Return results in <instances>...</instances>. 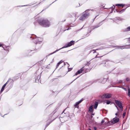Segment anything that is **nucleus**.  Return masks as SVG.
I'll list each match as a JSON object with an SVG mask.
<instances>
[{
  "mask_svg": "<svg viewBox=\"0 0 130 130\" xmlns=\"http://www.w3.org/2000/svg\"><path fill=\"white\" fill-rule=\"evenodd\" d=\"M126 114V112H124L123 113V114L122 115V117H123V118H124L125 116V115Z\"/></svg>",
  "mask_w": 130,
  "mask_h": 130,
  "instance_id": "58836bf2",
  "label": "nucleus"
},
{
  "mask_svg": "<svg viewBox=\"0 0 130 130\" xmlns=\"http://www.w3.org/2000/svg\"><path fill=\"white\" fill-rule=\"evenodd\" d=\"M114 105H115V106L116 107V108H117L118 111H119V109L118 108V106L115 103V104H114Z\"/></svg>",
  "mask_w": 130,
  "mask_h": 130,
  "instance_id": "a19ab883",
  "label": "nucleus"
},
{
  "mask_svg": "<svg viewBox=\"0 0 130 130\" xmlns=\"http://www.w3.org/2000/svg\"><path fill=\"white\" fill-rule=\"evenodd\" d=\"M99 55V53H98V54L95 56V58H99V57H102L103 56H101L100 57H98L97 55Z\"/></svg>",
  "mask_w": 130,
  "mask_h": 130,
  "instance_id": "a18cd8bd",
  "label": "nucleus"
},
{
  "mask_svg": "<svg viewBox=\"0 0 130 130\" xmlns=\"http://www.w3.org/2000/svg\"><path fill=\"white\" fill-rule=\"evenodd\" d=\"M112 8V9H113L114 10V9H115V8H114V6H113L112 7H110L109 8V9H110V8Z\"/></svg>",
  "mask_w": 130,
  "mask_h": 130,
  "instance_id": "bf43d9fd",
  "label": "nucleus"
},
{
  "mask_svg": "<svg viewBox=\"0 0 130 130\" xmlns=\"http://www.w3.org/2000/svg\"><path fill=\"white\" fill-rule=\"evenodd\" d=\"M125 5V4H116L114 5H113V6H114V8H115L116 6H119L121 7H122L124 6H127L128 5V6H129V5Z\"/></svg>",
  "mask_w": 130,
  "mask_h": 130,
  "instance_id": "f8f14e48",
  "label": "nucleus"
},
{
  "mask_svg": "<svg viewBox=\"0 0 130 130\" xmlns=\"http://www.w3.org/2000/svg\"><path fill=\"white\" fill-rule=\"evenodd\" d=\"M128 39V41L129 43H130V37L127 38Z\"/></svg>",
  "mask_w": 130,
  "mask_h": 130,
  "instance_id": "603ef678",
  "label": "nucleus"
},
{
  "mask_svg": "<svg viewBox=\"0 0 130 130\" xmlns=\"http://www.w3.org/2000/svg\"><path fill=\"white\" fill-rule=\"evenodd\" d=\"M99 104L98 102L97 101H95L94 103V108L96 109L97 107Z\"/></svg>",
  "mask_w": 130,
  "mask_h": 130,
  "instance_id": "a878e982",
  "label": "nucleus"
},
{
  "mask_svg": "<svg viewBox=\"0 0 130 130\" xmlns=\"http://www.w3.org/2000/svg\"><path fill=\"white\" fill-rule=\"evenodd\" d=\"M130 31V26H128L126 28L123 29L122 31L123 32Z\"/></svg>",
  "mask_w": 130,
  "mask_h": 130,
  "instance_id": "a211bd4d",
  "label": "nucleus"
},
{
  "mask_svg": "<svg viewBox=\"0 0 130 130\" xmlns=\"http://www.w3.org/2000/svg\"><path fill=\"white\" fill-rule=\"evenodd\" d=\"M83 99H82L79 101L76 102L75 104L74 105H78L80 103H81L83 101Z\"/></svg>",
  "mask_w": 130,
  "mask_h": 130,
  "instance_id": "412c9836",
  "label": "nucleus"
},
{
  "mask_svg": "<svg viewBox=\"0 0 130 130\" xmlns=\"http://www.w3.org/2000/svg\"><path fill=\"white\" fill-rule=\"evenodd\" d=\"M37 36L35 35H32L30 37V38L33 39V42L36 44H39V48H41L42 44H40L42 41V38H36Z\"/></svg>",
  "mask_w": 130,
  "mask_h": 130,
  "instance_id": "f257e3e1",
  "label": "nucleus"
},
{
  "mask_svg": "<svg viewBox=\"0 0 130 130\" xmlns=\"http://www.w3.org/2000/svg\"><path fill=\"white\" fill-rule=\"evenodd\" d=\"M123 83V81L121 80H119L118 82V83Z\"/></svg>",
  "mask_w": 130,
  "mask_h": 130,
  "instance_id": "de8ad7c7",
  "label": "nucleus"
},
{
  "mask_svg": "<svg viewBox=\"0 0 130 130\" xmlns=\"http://www.w3.org/2000/svg\"><path fill=\"white\" fill-rule=\"evenodd\" d=\"M93 129L94 130H97V128L95 127H93Z\"/></svg>",
  "mask_w": 130,
  "mask_h": 130,
  "instance_id": "4d7b16f0",
  "label": "nucleus"
},
{
  "mask_svg": "<svg viewBox=\"0 0 130 130\" xmlns=\"http://www.w3.org/2000/svg\"><path fill=\"white\" fill-rule=\"evenodd\" d=\"M119 113V111H117V112L115 113V115L116 116H118V113Z\"/></svg>",
  "mask_w": 130,
  "mask_h": 130,
  "instance_id": "5fc2aeb1",
  "label": "nucleus"
},
{
  "mask_svg": "<svg viewBox=\"0 0 130 130\" xmlns=\"http://www.w3.org/2000/svg\"><path fill=\"white\" fill-rule=\"evenodd\" d=\"M92 113L91 114V115L92 116H94V113H93L92 112Z\"/></svg>",
  "mask_w": 130,
  "mask_h": 130,
  "instance_id": "774afa93",
  "label": "nucleus"
},
{
  "mask_svg": "<svg viewBox=\"0 0 130 130\" xmlns=\"http://www.w3.org/2000/svg\"><path fill=\"white\" fill-rule=\"evenodd\" d=\"M90 61L87 62V63L86 64V65L88 66L90 64Z\"/></svg>",
  "mask_w": 130,
  "mask_h": 130,
  "instance_id": "49530a36",
  "label": "nucleus"
},
{
  "mask_svg": "<svg viewBox=\"0 0 130 130\" xmlns=\"http://www.w3.org/2000/svg\"><path fill=\"white\" fill-rule=\"evenodd\" d=\"M35 82L36 83H39L40 82V76H39V75H37V73H35Z\"/></svg>",
  "mask_w": 130,
  "mask_h": 130,
  "instance_id": "1a4fd4ad",
  "label": "nucleus"
},
{
  "mask_svg": "<svg viewBox=\"0 0 130 130\" xmlns=\"http://www.w3.org/2000/svg\"><path fill=\"white\" fill-rule=\"evenodd\" d=\"M126 80L127 82H128L129 80V78L127 77L125 79Z\"/></svg>",
  "mask_w": 130,
  "mask_h": 130,
  "instance_id": "8fccbe9b",
  "label": "nucleus"
},
{
  "mask_svg": "<svg viewBox=\"0 0 130 130\" xmlns=\"http://www.w3.org/2000/svg\"><path fill=\"white\" fill-rule=\"evenodd\" d=\"M18 76H15L14 77H13V78L12 79V82L11 83V82L10 83L9 85L11 84V88L12 87V86H13V82H14V81H15L16 80H17L18 78L17 77Z\"/></svg>",
  "mask_w": 130,
  "mask_h": 130,
  "instance_id": "ddd939ff",
  "label": "nucleus"
},
{
  "mask_svg": "<svg viewBox=\"0 0 130 130\" xmlns=\"http://www.w3.org/2000/svg\"><path fill=\"white\" fill-rule=\"evenodd\" d=\"M98 15H97L95 17V18L93 19V22L94 20L96 18V17L98 16Z\"/></svg>",
  "mask_w": 130,
  "mask_h": 130,
  "instance_id": "0e129e2a",
  "label": "nucleus"
},
{
  "mask_svg": "<svg viewBox=\"0 0 130 130\" xmlns=\"http://www.w3.org/2000/svg\"><path fill=\"white\" fill-rule=\"evenodd\" d=\"M127 94L129 97H130V89L129 88L128 89Z\"/></svg>",
  "mask_w": 130,
  "mask_h": 130,
  "instance_id": "72a5a7b5",
  "label": "nucleus"
},
{
  "mask_svg": "<svg viewBox=\"0 0 130 130\" xmlns=\"http://www.w3.org/2000/svg\"><path fill=\"white\" fill-rule=\"evenodd\" d=\"M94 46L93 45H90L87 47V50H90L94 48Z\"/></svg>",
  "mask_w": 130,
  "mask_h": 130,
  "instance_id": "4be33fe9",
  "label": "nucleus"
},
{
  "mask_svg": "<svg viewBox=\"0 0 130 130\" xmlns=\"http://www.w3.org/2000/svg\"><path fill=\"white\" fill-rule=\"evenodd\" d=\"M93 117V116L92 115H91L89 118V119H92V118Z\"/></svg>",
  "mask_w": 130,
  "mask_h": 130,
  "instance_id": "13d9d810",
  "label": "nucleus"
},
{
  "mask_svg": "<svg viewBox=\"0 0 130 130\" xmlns=\"http://www.w3.org/2000/svg\"><path fill=\"white\" fill-rule=\"evenodd\" d=\"M55 110L50 115L51 116H53V115L56 112H55Z\"/></svg>",
  "mask_w": 130,
  "mask_h": 130,
  "instance_id": "c03bdc74",
  "label": "nucleus"
},
{
  "mask_svg": "<svg viewBox=\"0 0 130 130\" xmlns=\"http://www.w3.org/2000/svg\"><path fill=\"white\" fill-rule=\"evenodd\" d=\"M66 108L63 110V112H62V113H61V114H62L63 113H64V114H66V117H69V112H68L67 113H64V112L65 110H66Z\"/></svg>",
  "mask_w": 130,
  "mask_h": 130,
  "instance_id": "bb28decb",
  "label": "nucleus"
},
{
  "mask_svg": "<svg viewBox=\"0 0 130 130\" xmlns=\"http://www.w3.org/2000/svg\"><path fill=\"white\" fill-rule=\"evenodd\" d=\"M63 62V61L62 60H61L58 62L57 64L56 69L58 67L59 65L62 63Z\"/></svg>",
  "mask_w": 130,
  "mask_h": 130,
  "instance_id": "393cba45",
  "label": "nucleus"
},
{
  "mask_svg": "<svg viewBox=\"0 0 130 130\" xmlns=\"http://www.w3.org/2000/svg\"><path fill=\"white\" fill-rule=\"evenodd\" d=\"M114 47H118V48H120L122 49L123 48H130V44L123 46H112Z\"/></svg>",
  "mask_w": 130,
  "mask_h": 130,
  "instance_id": "423d86ee",
  "label": "nucleus"
},
{
  "mask_svg": "<svg viewBox=\"0 0 130 130\" xmlns=\"http://www.w3.org/2000/svg\"><path fill=\"white\" fill-rule=\"evenodd\" d=\"M62 49V47L58 49H57L55 51L50 53L48 55V56H49L50 55H52L55 53H56V52H57L58 51H59V50H60L61 49Z\"/></svg>",
  "mask_w": 130,
  "mask_h": 130,
  "instance_id": "b1692460",
  "label": "nucleus"
},
{
  "mask_svg": "<svg viewBox=\"0 0 130 130\" xmlns=\"http://www.w3.org/2000/svg\"><path fill=\"white\" fill-rule=\"evenodd\" d=\"M49 65H48V66H47V67H46V68H47V69H49Z\"/></svg>",
  "mask_w": 130,
  "mask_h": 130,
  "instance_id": "338daca9",
  "label": "nucleus"
},
{
  "mask_svg": "<svg viewBox=\"0 0 130 130\" xmlns=\"http://www.w3.org/2000/svg\"><path fill=\"white\" fill-rule=\"evenodd\" d=\"M111 120L112 121L111 123L114 124L118 123L119 121V119L116 116L115 117L113 118L112 120Z\"/></svg>",
  "mask_w": 130,
  "mask_h": 130,
  "instance_id": "9d476101",
  "label": "nucleus"
},
{
  "mask_svg": "<svg viewBox=\"0 0 130 130\" xmlns=\"http://www.w3.org/2000/svg\"><path fill=\"white\" fill-rule=\"evenodd\" d=\"M112 122V121L111 120L110 121L107 122V125L109 126L113 124H113V123H111Z\"/></svg>",
  "mask_w": 130,
  "mask_h": 130,
  "instance_id": "c85d7f7f",
  "label": "nucleus"
},
{
  "mask_svg": "<svg viewBox=\"0 0 130 130\" xmlns=\"http://www.w3.org/2000/svg\"><path fill=\"white\" fill-rule=\"evenodd\" d=\"M115 19H116L117 20H118L120 21H121L122 20V19L120 17H116Z\"/></svg>",
  "mask_w": 130,
  "mask_h": 130,
  "instance_id": "c9c22d12",
  "label": "nucleus"
},
{
  "mask_svg": "<svg viewBox=\"0 0 130 130\" xmlns=\"http://www.w3.org/2000/svg\"><path fill=\"white\" fill-rule=\"evenodd\" d=\"M120 109V112H122V111H123V106H122L121 107H119Z\"/></svg>",
  "mask_w": 130,
  "mask_h": 130,
  "instance_id": "473e14b6",
  "label": "nucleus"
},
{
  "mask_svg": "<svg viewBox=\"0 0 130 130\" xmlns=\"http://www.w3.org/2000/svg\"><path fill=\"white\" fill-rule=\"evenodd\" d=\"M128 7H127L126 8H125L122 9L120 11H119V13H121L123 12H124L126 9Z\"/></svg>",
  "mask_w": 130,
  "mask_h": 130,
  "instance_id": "7c9ffc66",
  "label": "nucleus"
},
{
  "mask_svg": "<svg viewBox=\"0 0 130 130\" xmlns=\"http://www.w3.org/2000/svg\"><path fill=\"white\" fill-rule=\"evenodd\" d=\"M107 79H108V78H101L100 79H98L96 80H93L90 82L91 83L90 85L93 83H96V81H98L99 83H100L103 84H104L106 82Z\"/></svg>",
  "mask_w": 130,
  "mask_h": 130,
  "instance_id": "20e7f679",
  "label": "nucleus"
},
{
  "mask_svg": "<svg viewBox=\"0 0 130 130\" xmlns=\"http://www.w3.org/2000/svg\"><path fill=\"white\" fill-rule=\"evenodd\" d=\"M115 104V103L114 102H111L110 101V105H111L112 104H113L114 105V104Z\"/></svg>",
  "mask_w": 130,
  "mask_h": 130,
  "instance_id": "680f3d73",
  "label": "nucleus"
},
{
  "mask_svg": "<svg viewBox=\"0 0 130 130\" xmlns=\"http://www.w3.org/2000/svg\"><path fill=\"white\" fill-rule=\"evenodd\" d=\"M74 106L75 107L77 108H79V105H74Z\"/></svg>",
  "mask_w": 130,
  "mask_h": 130,
  "instance_id": "864d4df0",
  "label": "nucleus"
},
{
  "mask_svg": "<svg viewBox=\"0 0 130 130\" xmlns=\"http://www.w3.org/2000/svg\"><path fill=\"white\" fill-rule=\"evenodd\" d=\"M69 42L72 44V45H73L75 43V41L73 40H72Z\"/></svg>",
  "mask_w": 130,
  "mask_h": 130,
  "instance_id": "e433bc0d",
  "label": "nucleus"
},
{
  "mask_svg": "<svg viewBox=\"0 0 130 130\" xmlns=\"http://www.w3.org/2000/svg\"><path fill=\"white\" fill-rule=\"evenodd\" d=\"M112 95L111 94L108 93H105L103 94L101 97V98L103 99L104 98L109 99L111 97Z\"/></svg>",
  "mask_w": 130,
  "mask_h": 130,
  "instance_id": "39448f33",
  "label": "nucleus"
},
{
  "mask_svg": "<svg viewBox=\"0 0 130 130\" xmlns=\"http://www.w3.org/2000/svg\"><path fill=\"white\" fill-rule=\"evenodd\" d=\"M72 45V44L70 42H68L67 44H66L62 47V48H63L70 47Z\"/></svg>",
  "mask_w": 130,
  "mask_h": 130,
  "instance_id": "4468645a",
  "label": "nucleus"
},
{
  "mask_svg": "<svg viewBox=\"0 0 130 130\" xmlns=\"http://www.w3.org/2000/svg\"><path fill=\"white\" fill-rule=\"evenodd\" d=\"M57 117H56L55 118L53 119V120L50 122L49 123H48L47 124H46L45 127V128L44 129V130L45 129L46 127L51 123L54 120H55Z\"/></svg>",
  "mask_w": 130,
  "mask_h": 130,
  "instance_id": "cd10ccee",
  "label": "nucleus"
},
{
  "mask_svg": "<svg viewBox=\"0 0 130 130\" xmlns=\"http://www.w3.org/2000/svg\"><path fill=\"white\" fill-rule=\"evenodd\" d=\"M37 22L40 25L44 27H47L50 25V22L47 19H43L42 20H37Z\"/></svg>",
  "mask_w": 130,
  "mask_h": 130,
  "instance_id": "f03ea898",
  "label": "nucleus"
},
{
  "mask_svg": "<svg viewBox=\"0 0 130 130\" xmlns=\"http://www.w3.org/2000/svg\"><path fill=\"white\" fill-rule=\"evenodd\" d=\"M91 29L90 30V31L88 32H87V34L86 35H84V36L83 37V38H82L81 39H83V38H85V37H88L90 34L91 33V32L94 29H95V28H94L93 26H92L91 27Z\"/></svg>",
  "mask_w": 130,
  "mask_h": 130,
  "instance_id": "6e6552de",
  "label": "nucleus"
},
{
  "mask_svg": "<svg viewBox=\"0 0 130 130\" xmlns=\"http://www.w3.org/2000/svg\"><path fill=\"white\" fill-rule=\"evenodd\" d=\"M84 67H83L81 68L80 69L78 70L75 73V75L73 76H76L78 74H79L80 73H82V72L83 71L84 69Z\"/></svg>",
  "mask_w": 130,
  "mask_h": 130,
  "instance_id": "9b49d317",
  "label": "nucleus"
},
{
  "mask_svg": "<svg viewBox=\"0 0 130 130\" xmlns=\"http://www.w3.org/2000/svg\"><path fill=\"white\" fill-rule=\"evenodd\" d=\"M98 49L97 48V49H96V50H92V51H90V53L92 51H94V52H93V53H96V50H98Z\"/></svg>",
  "mask_w": 130,
  "mask_h": 130,
  "instance_id": "ea45409f",
  "label": "nucleus"
},
{
  "mask_svg": "<svg viewBox=\"0 0 130 130\" xmlns=\"http://www.w3.org/2000/svg\"><path fill=\"white\" fill-rule=\"evenodd\" d=\"M116 87V86H113V84H111V85H109L108 86L109 88H110V87Z\"/></svg>",
  "mask_w": 130,
  "mask_h": 130,
  "instance_id": "37998d69",
  "label": "nucleus"
},
{
  "mask_svg": "<svg viewBox=\"0 0 130 130\" xmlns=\"http://www.w3.org/2000/svg\"><path fill=\"white\" fill-rule=\"evenodd\" d=\"M116 12H118V13H119V11H120L118 10L117 9H116Z\"/></svg>",
  "mask_w": 130,
  "mask_h": 130,
  "instance_id": "e2e57ef3",
  "label": "nucleus"
},
{
  "mask_svg": "<svg viewBox=\"0 0 130 130\" xmlns=\"http://www.w3.org/2000/svg\"><path fill=\"white\" fill-rule=\"evenodd\" d=\"M63 62H64V65L63 66H62L61 67H60V69H60L62 67H63V66H65V65H66V64L65 63L64 61H63Z\"/></svg>",
  "mask_w": 130,
  "mask_h": 130,
  "instance_id": "6e6d98bb",
  "label": "nucleus"
},
{
  "mask_svg": "<svg viewBox=\"0 0 130 130\" xmlns=\"http://www.w3.org/2000/svg\"><path fill=\"white\" fill-rule=\"evenodd\" d=\"M121 88H122V89H124L125 91H127V89L125 88V87H121Z\"/></svg>",
  "mask_w": 130,
  "mask_h": 130,
  "instance_id": "09e8293b",
  "label": "nucleus"
},
{
  "mask_svg": "<svg viewBox=\"0 0 130 130\" xmlns=\"http://www.w3.org/2000/svg\"><path fill=\"white\" fill-rule=\"evenodd\" d=\"M68 72H69V71H71L72 69V68H69V67H68Z\"/></svg>",
  "mask_w": 130,
  "mask_h": 130,
  "instance_id": "79ce46f5",
  "label": "nucleus"
},
{
  "mask_svg": "<svg viewBox=\"0 0 130 130\" xmlns=\"http://www.w3.org/2000/svg\"><path fill=\"white\" fill-rule=\"evenodd\" d=\"M94 106L93 105H91L89 107V112H93V108Z\"/></svg>",
  "mask_w": 130,
  "mask_h": 130,
  "instance_id": "dca6fc26",
  "label": "nucleus"
},
{
  "mask_svg": "<svg viewBox=\"0 0 130 130\" xmlns=\"http://www.w3.org/2000/svg\"><path fill=\"white\" fill-rule=\"evenodd\" d=\"M57 0H55L54 1V2H53L52 3H51V4H50V5H49L48 6H46V7L45 8V9H47V8H48L53 3H54L55 2V1H57Z\"/></svg>",
  "mask_w": 130,
  "mask_h": 130,
  "instance_id": "f704fd0d",
  "label": "nucleus"
},
{
  "mask_svg": "<svg viewBox=\"0 0 130 130\" xmlns=\"http://www.w3.org/2000/svg\"><path fill=\"white\" fill-rule=\"evenodd\" d=\"M33 50H27L26 52V53L27 54V56H31L32 55V53L30 54V52L31 51H33Z\"/></svg>",
  "mask_w": 130,
  "mask_h": 130,
  "instance_id": "aec40b11",
  "label": "nucleus"
},
{
  "mask_svg": "<svg viewBox=\"0 0 130 130\" xmlns=\"http://www.w3.org/2000/svg\"><path fill=\"white\" fill-rule=\"evenodd\" d=\"M104 120L103 119L102 120L101 122V124H102L104 122Z\"/></svg>",
  "mask_w": 130,
  "mask_h": 130,
  "instance_id": "3c124183",
  "label": "nucleus"
},
{
  "mask_svg": "<svg viewBox=\"0 0 130 130\" xmlns=\"http://www.w3.org/2000/svg\"><path fill=\"white\" fill-rule=\"evenodd\" d=\"M2 47L3 48L4 50L6 51H9V48H8L9 47V46H6L3 45H2Z\"/></svg>",
  "mask_w": 130,
  "mask_h": 130,
  "instance_id": "f3484780",
  "label": "nucleus"
},
{
  "mask_svg": "<svg viewBox=\"0 0 130 130\" xmlns=\"http://www.w3.org/2000/svg\"><path fill=\"white\" fill-rule=\"evenodd\" d=\"M94 121L92 119H89V123L90 124H93L94 123Z\"/></svg>",
  "mask_w": 130,
  "mask_h": 130,
  "instance_id": "c756f323",
  "label": "nucleus"
},
{
  "mask_svg": "<svg viewBox=\"0 0 130 130\" xmlns=\"http://www.w3.org/2000/svg\"><path fill=\"white\" fill-rule=\"evenodd\" d=\"M90 10V9H88L84 12L83 14L79 18V20H80L83 21L87 18L89 16L90 13L88 12Z\"/></svg>",
  "mask_w": 130,
  "mask_h": 130,
  "instance_id": "7ed1b4c3",
  "label": "nucleus"
},
{
  "mask_svg": "<svg viewBox=\"0 0 130 130\" xmlns=\"http://www.w3.org/2000/svg\"><path fill=\"white\" fill-rule=\"evenodd\" d=\"M80 76H78V77H77L74 80L72 81L70 83V84H69V85L70 84H71L76 79H77V78H78V77H79L80 76Z\"/></svg>",
  "mask_w": 130,
  "mask_h": 130,
  "instance_id": "4c0bfd02",
  "label": "nucleus"
},
{
  "mask_svg": "<svg viewBox=\"0 0 130 130\" xmlns=\"http://www.w3.org/2000/svg\"><path fill=\"white\" fill-rule=\"evenodd\" d=\"M8 82V81L2 87V88H1V90L0 92L1 93L3 91H4V88L6 87V85L7 84Z\"/></svg>",
  "mask_w": 130,
  "mask_h": 130,
  "instance_id": "6ab92c4d",
  "label": "nucleus"
},
{
  "mask_svg": "<svg viewBox=\"0 0 130 130\" xmlns=\"http://www.w3.org/2000/svg\"><path fill=\"white\" fill-rule=\"evenodd\" d=\"M101 6H103V7L104 8L105 7V6L104 5V4H102V5H101Z\"/></svg>",
  "mask_w": 130,
  "mask_h": 130,
  "instance_id": "69168bd1",
  "label": "nucleus"
},
{
  "mask_svg": "<svg viewBox=\"0 0 130 130\" xmlns=\"http://www.w3.org/2000/svg\"><path fill=\"white\" fill-rule=\"evenodd\" d=\"M62 49V47L58 49H57L55 51L50 53L48 55V56H49L50 55H52L55 53H56V52H57L58 51H59V50H60L61 49Z\"/></svg>",
  "mask_w": 130,
  "mask_h": 130,
  "instance_id": "5701e85b",
  "label": "nucleus"
},
{
  "mask_svg": "<svg viewBox=\"0 0 130 130\" xmlns=\"http://www.w3.org/2000/svg\"><path fill=\"white\" fill-rule=\"evenodd\" d=\"M113 10H113V9H112L111 11L110 12V13H109V14L111 13H112V12H113Z\"/></svg>",
  "mask_w": 130,
  "mask_h": 130,
  "instance_id": "052dcab7",
  "label": "nucleus"
},
{
  "mask_svg": "<svg viewBox=\"0 0 130 130\" xmlns=\"http://www.w3.org/2000/svg\"><path fill=\"white\" fill-rule=\"evenodd\" d=\"M105 103L107 105L110 104V101L109 100H106Z\"/></svg>",
  "mask_w": 130,
  "mask_h": 130,
  "instance_id": "2f4dec72",
  "label": "nucleus"
},
{
  "mask_svg": "<svg viewBox=\"0 0 130 130\" xmlns=\"http://www.w3.org/2000/svg\"><path fill=\"white\" fill-rule=\"evenodd\" d=\"M106 19V18L104 20H103L101 22H100L98 24V25H95V26H93V27H94V28H95H95H97L99 27L101 25H102V24H101L102 22L103 21H104Z\"/></svg>",
  "mask_w": 130,
  "mask_h": 130,
  "instance_id": "2eb2a0df",
  "label": "nucleus"
},
{
  "mask_svg": "<svg viewBox=\"0 0 130 130\" xmlns=\"http://www.w3.org/2000/svg\"><path fill=\"white\" fill-rule=\"evenodd\" d=\"M114 101L116 104L119 107L123 106L122 103L120 101L115 99Z\"/></svg>",
  "mask_w": 130,
  "mask_h": 130,
  "instance_id": "0eeeda50",
  "label": "nucleus"
}]
</instances>
